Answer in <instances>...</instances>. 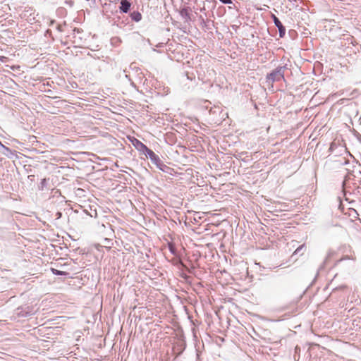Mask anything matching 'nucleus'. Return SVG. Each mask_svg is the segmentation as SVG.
Here are the masks:
<instances>
[{
	"instance_id": "obj_10",
	"label": "nucleus",
	"mask_w": 361,
	"mask_h": 361,
	"mask_svg": "<svg viewBox=\"0 0 361 361\" xmlns=\"http://www.w3.org/2000/svg\"><path fill=\"white\" fill-rule=\"evenodd\" d=\"M201 20V24L203 27H204L207 30H212L214 27V22L212 20H204L202 16L200 17Z\"/></svg>"
},
{
	"instance_id": "obj_9",
	"label": "nucleus",
	"mask_w": 361,
	"mask_h": 361,
	"mask_svg": "<svg viewBox=\"0 0 361 361\" xmlns=\"http://www.w3.org/2000/svg\"><path fill=\"white\" fill-rule=\"evenodd\" d=\"M120 4V12L127 13L130 11L131 6V4L130 3V1H128V0H121Z\"/></svg>"
},
{
	"instance_id": "obj_24",
	"label": "nucleus",
	"mask_w": 361,
	"mask_h": 361,
	"mask_svg": "<svg viewBox=\"0 0 361 361\" xmlns=\"http://www.w3.org/2000/svg\"><path fill=\"white\" fill-rule=\"evenodd\" d=\"M73 32H78V33L80 32V29H78V28H75V29L73 30Z\"/></svg>"
},
{
	"instance_id": "obj_23",
	"label": "nucleus",
	"mask_w": 361,
	"mask_h": 361,
	"mask_svg": "<svg viewBox=\"0 0 361 361\" xmlns=\"http://www.w3.org/2000/svg\"><path fill=\"white\" fill-rule=\"evenodd\" d=\"M345 286H341L340 287H338V288H336L334 290H337V289H343V288H345Z\"/></svg>"
},
{
	"instance_id": "obj_32",
	"label": "nucleus",
	"mask_w": 361,
	"mask_h": 361,
	"mask_svg": "<svg viewBox=\"0 0 361 361\" xmlns=\"http://www.w3.org/2000/svg\"><path fill=\"white\" fill-rule=\"evenodd\" d=\"M349 154L350 155V157H352V158H354V156H353V154Z\"/></svg>"
},
{
	"instance_id": "obj_25",
	"label": "nucleus",
	"mask_w": 361,
	"mask_h": 361,
	"mask_svg": "<svg viewBox=\"0 0 361 361\" xmlns=\"http://www.w3.org/2000/svg\"><path fill=\"white\" fill-rule=\"evenodd\" d=\"M57 29H58L59 31H61V30H61V26L60 25H59L57 26Z\"/></svg>"
},
{
	"instance_id": "obj_4",
	"label": "nucleus",
	"mask_w": 361,
	"mask_h": 361,
	"mask_svg": "<svg viewBox=\"0 0 361 361\" xmlns=\"http://www.w3.org/2000/svg\"><path fill=\"white\" fill-rule=\"evenodd\" d=\"M209 115L212 116V121L215 123L221 122L227 116V114L224 113L219 106L212 107L209 111Z\"/></svg>"
},
{
	"instance_id": "obj_34",
	"label": "nucleus",
	"mask_w": 361,
	"mask_h": 361,
	"mask_svg": "<svg viewBox=\"0 0 361 361\" xmlns=\"http://www.w3.org/2000/svg\"><path fill=\"white\" fill-rule=\"evenodd\" d=\"M360 184H361V178H360Z\"/></svg>"
},
{
	"instance_id": "obj_20",
	"label": "nucleus",
	"mask_w": 361,
	"mask_h": 361,
	"mask_svg": "<svg viewBox=\"0 0 361 361\" xmlns=\"http://www.w3.org/2000/svg\"><path fill=\"white\" fill-rule=\"evenodd\" d=\"M349 163V159L346 158H343L342 160L340 161L341 165H348Z\"/></svg>"
},
{
	"instance_id": "obj_21",
	"label": "nucleus",
	"mask_w": 361,
	"mask_h": 361,
	"mask_svg": "<svg viewBox=\"0 0 361 361\" xmlns=\"http://www.w3.org/2000/svg\"><path fill=\"white\" fill-rule=\"evenodd\" d=\"M219 1H221L222 4H232V1L231 0H219Z\"/></svg>"
},
{
	"instance_id": "obj_16",
	"label": "nucleus",
	"mask_w": 361,
	"mask_h": 361,
	"mask_svg": "<svg viewBox=\"0 0 361 361\" xmlns=\"http://www.w3.org/2000/svg\"><path fill=\"white\" fill-rule=\"evenodd\" d=\"M168 247H169V250L170 251V252L173 255H176V247L174 245L173 243H169L168 244Z\"/></svg>"
},
{
	"instance_id": "obj_2",
	"label": "nucleus",
	"mask_w": 361,
	"mask_h": 361,
	"mask_svg": "<svg viewBox=\"0 0 361 361\" xmlns=\"http://www.w3.org/2000/svg\"><path fill=\"white\" fill-rule=\"evenodd\" d=\"M35 307L32 305H24L17 307L13 313L14 319L25 318L35 314Z\"/></svg>"
},
{
	"instance_id": "obj_33",
	"label": "nucleus",
	"mask_w": 361,
	"mask_h": 361,
	"mask_svg": "<svg viewBox=\"0 0 361 361\" xmlns=\"http://www.w3.org/2000/svg\"><path fill=\"white\" fill-rule=\"evenodd\" d=\"M349 154L350 155V157H352V158H354V156H353V154Z\"/></svg>"
},
{
	"instance_id": "obj_13",
	"label": "nucleus",
	"mask_w": 361,
	"mask_h": 361,
	"mask_svg": "<svg viewBox=\"0 0 361 361\" xmlns=\"http://www.w3.org/2000/svg\"><path fill=\"white\" fill-rule=\"evenodd\" d=\"M306 250V246L305 244L300 245L293 252V255H302L304 252Z\"/></svg>"
},
{
	"instance_id": "obj_26",
	"label": "nucleus",
	"mask_w": 361,
	"mask_h": 361,
	"mask_svg": "<svg viewBox=\"0 0 361 361\" xmlns=\"http://www.w3.org/2000/svg\"><path fill=\"white\" fill-rule=\"evenodd\" d=\"M56 215L58 216V218H60L61 216V212H57Z\"/></svg>"
},
{
	"instance_id": "obj_5",
	"label": "nucleus",
	"mask_w": 361,
	"mask_h": 361,
	"mask_svg": "<svg viewBox=\"0 0 361 361\" xmlns=\"http://www.w3.org/2000/svg\"><path fill=\"white\" fill-rule=\"evenodd\" d=\"M271 18L275 26L279 30V37L283 38L286 35L285 26L282 24V23L280 21V20L274 14H271Z\"/></svg>"
},
{
	"instance_id": "obj_18",
	"label": "nucleus",
	"mask_w": 361,
	"mask_h": 361,
	"mask_svg": "<svg viewBox=\"0 0 361 361\" xmlns=\"http://www.w3.org/2000/svg\"><path fill=\"white\" fill-rule=\"evenodd\" d=\"M346 170H347V171H348V173H347V175H346V176H345V180L343 181V183H342V184H343V187L344 186V185H345V181H346L348 178H350V175L352 174V173H353V171H350V169H347Z\"/></svg>"
},
{
	"instance_id": "obj_15",
	"label": "nucleus",
	"mask_w": 361,
	"mask_h": 361,
	"mask_svg": "<svg viewBox=\"0 0 361 361\" xmlns=\"http://www.w3.org/2000/svg\"><path fill=\"white\" fill-rule=\"evenodd\" d=\"M47 182H48V180L46 178L42 179L41 182L39 185V190H42V191L44 190V188H46L47 186Z\"/></svg>"
},
{
	"instance_id": "obj_14",
	"label": "nucleus",
	"mask_w": 361,
	"mask_h": 361,
	"mask_svg": "<svg viewBox=\"0 0 361 361\" xmlns=\"http://www.w3.org/2000/svg\"><path fill=\"white\" fill-rule=\"evenodd\" d=\"M51 271L54 275L56 276H68L69 274L66 271H60L54 268H51Z\"/></svg>"
},
{
	"instance_id": "obj_1",
	"label": "nucleus",
	"mask_w": 361,
	"mask_h": 361,
	"mask_svg": "<svg viewBox=\"0 0 361 361\" xmlns=\"http://www.w3.org/2000/svg\"><path fill=\"white\" fill-rule=\"evenodd\" d=\"M130 141L134 147L140 153L145 155L151 161L154 159L157 154H156L152 149L147 147L144 143L135 137L130 139Z\"/></svg>"
},
{
	"instance_id": "obj_29",
	"label": "nucleus",
	"mask_w": 361,
	"mask_h": 361,
	"mask_svg": "<svg viewBox=\"0 0 361 361\" xmlns=\"http://www.w3.org/2000/svg\"><path fill=\"white\" fill-rule=\"evenodd\" d=\"M295 350H300V348H298V347L297 346V347H295Z\"/></svg>"
},
{
	"instance_id": "obj_31",
	"label": "nucleus",
	"mask_w": 361,
	"mask_h": 361,
	"mask_svg": "<svg viewBox=\"0 0 361 361\" xmlns=\"http://www.w3.org/2000/svg\"><path fill=\"white\" fill-rule=\"evenodd\" d=\"M113 20H114V23L117 22V20H115V18H113Z\"/></svg>"
},
{
	"instance_id": "obj_7",
	"label": "nucleus",
	"mask_w": 361,
	"mask_h": 361,
	"mask_svg": "<svg viewBox=\"0 0 361 361\" xmlns=\"http://www.w3.org/2000/svg\"><path fill=\"white\" fill-rule=\"evenodd\" d=\"M104 7L106 9L105 16L107 18H110V15H109L108 13H110L111 15H113L118 12L116 4L113 3L112 1H110L109 4H105Z\"/></svg>"
},
{
	"instance_id": "obj_27",
	"label": "nucleus",
	"mask_w": 361,
	"mask_h": 361,
	"mask_svg": "<svg viewBox=\"0 0 361 361\" xmlns=\"http://www.w3.org/2000/svg\"><path fill=\"white\" fill-rule=\"evenodd\" d=\"M332 149H333V144L331 145L330 148H329V150L331 151Z\"/></svg>"
},
{
	"instance_id": "obj_28",
	"label": "nucleus",
	"mask_w": 361,
	"mask_h": 361,
	"mask_svg": "<svg viewBox=\"0 0 361 361\" xmlns=\"http://www.w3.org/2000/svg\"><path fill=\"white\" fill-rule=\"evenodd\" d=\"M47 34H49V32L51 33V31L49 30H47Z\"/></svg>"
},
{
	"instance_id": "obj_17",
	"label": "nucleus",
	"mask_w": 361,
	"mask_h": 361,
	"mask_svg": "<svg viewBox=\"0 0 361 361\" xmlns=\"http://www.w3.org/2000/svg\"><path fill=\"white\" fill-rule=\"evenodd\" d=\"M332 255H333V252H329V253H328L327 256L326 257L323 264L321 265L320 269H322L324 267V265L327 263L328 259L331 257Z\"/></svg>"
},
{
	"instance_id": "obj_30",
	"label": "nucleus",
	"mask_w": 361,
	"mask_h": 361,
	"mask_svg": "<svg viewBox=\"0 0 361 361\" xmlns=\"http://www.w3.org/2000/svg\"><path fill=\"white\" fill-rule=\"evenodd\" d=\"M2 145H3V144L1 143V142L0 141V146H1V148H2Z\"/></svg>"
},
{
	"instance_id": "obj_12",
	"label": "nucleus",
	"mask_w": 361,
	"mask_h": 361,
	"mask_svg": "<svg viewBox=\"0 0 361 361\" xmlns=\"http://www.w3.org/2000/svg\"><path fill=\"white\" fill-rule=\"evenodd\" d=\"M130 16L131 19L135 22H139L142 19V15L139 11H133Z\"/></svg>"
},
{
	"instance_id": "obj_11",
	"label": "nucleus",
	"mask_w": 361,
	"mask_h": 361,
	"mask_svg": "<svg viewBox=\"0 0 361 361\" xmlns=\"http://www.w3.org/2000/svg\"><path fill=\"white\" fill-rule=\"evenodd\" d=\"M2 149L1 152L4 155L7 157L9 159L13 158V157L16 154V151L11 149L9 147L2 145Z\"/></svg>"
},
{
	"instance_id": "obj_6",
	"label": "nucleus",
	"mask_w": 361,
	"mask_h": 361,
	"mask_svg": "<svg viewBox=\"0 0 361 361\" xmlns=\"http://www.w3.org/2000/svg\"><path fill=\"white\" fill-rule=\"evenodd\" d=\"M154 164L156 165V166L161 170L163 172L169 173V171L171 169L169 166L166 165L159 158L158 155L156 156V157L151 161Z\"/></svg>"
},
{
	"instance_id": "obj_3",
	"label": "nucleus",
	"mask_w": 361,
	"mask_h": 361,
	"mask_svg": "<svg viewBox=\"0 0 361 361\" xmlns=\"http://www.w3.org/2000/svg\"><path fill=\"white\" fill-rule=\"evenodd\" d=\"M287 69L286 66H279L273 70L271 73H268L266 77L267 82H274L284 80L285 71Z\"/></svg>"
},
{
	"instance_id": "obj_19",
	"label": "nucleus",
	"mask_w": 361,
	"mask_h": 361,
	"mask_svg": "<svg viewBox=\"0 0 361 361\" xmlns=\"http://www.w3.org/2000/svg\"><path fill=\"white\" fill-rule=\"evenodd\" d=\"M104 246L107 247H111V245H112L111 240L109 238H105L104 240Z\"/></svg>"
},
{
	"instance_id": "obj_22",
	"label": "nucleus",
	"mask_w": 361,
	"mask_h": 361,
	"mask_svg": "<svg viewBox=\"0 0 361 361\" xmlns=\"http://www.w3.org/2000/svg\"><path fill=\"white\" fill-rule=\"evenodd\" d=\"M349 259V257L345 256V257H343L341 259H339L338 262H340V261H342V260H344V259Z\"/></svg>"
},
{
	"instance_id": "obj_8",
	"label": "nucleus",
	"mask_w": 361,
	"mask_h": 361,
	"mask_svg": "<svg viewBox=\"0 0 361 361\" xmlns=\"http://www.w3.org/2000/svg\"><path fill=\"white\" fill-rule=\"evenodd\" d=\"M190 12L191 8L188 6H184L180 10V16L185 20V21L188 22L191 20L190 18Z\"/></svg>"
}]
</instances>
